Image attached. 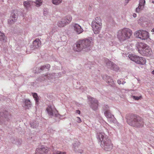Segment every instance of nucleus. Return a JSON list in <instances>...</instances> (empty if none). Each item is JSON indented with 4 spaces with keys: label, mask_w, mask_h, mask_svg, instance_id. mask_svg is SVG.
I'll use <instances>...</instances> for the list:
<instances>
[{
    "label": "nucleus",
    "mask_w": 154,
    "mask_h": 154,
    "mask_svg": "<svg viewBox=\"0 0 154 154\" xmlns=\"http://www.w3.org/2000/svg\"><path fill=\"white\" fill-rule=\"evenodd\" d=\"M133 16L134 17H136V16H137V15H136V14H133Z\"/></svg>",
    "instance_id": "37"
},
{
    "label": "nucleus",
    "mask_w": 154,
    "mask_h": 154,
    "mask_svg": "<svg viewBox=\"0 0 154 154\" xmlns=\"http://www.w3.org/2000/svg\"><path fill=\"white\" fill-rule=\"evenodd\" d=\"M49 150L48 147L42 146L36 149L35 151V154H46Z\"/></svg>",
    "instance_id": "7"
},
{
    "label": "nucleus",
    "mask_w": 154,
    "mask_h": 154,
    "mask_svg": "<svg viewBox=\"0 0 154 154\" xmlns=\"http://www.w3.org/2000/svg\"><path fill=\"white\" fill-rule=\"evenodd\" d=\"M145 3V0H139V6L136 8V11L137 12L139 13L143 9Z\"/></svg>",
    "instance_id": "14"
},
{
    "label": "nucleus",
    "mask_w": 154,
    "mask_h": 154,
    "mask_svg": "<svg viewBox=\"0 0 154 154\" xmlns=\"http://www.w3.org/2000/svg\"><path fill=\"white\" fill-rule=\"evenodd\" d=\"M125 82H122V84H124V83H125Z\"/></svg>",
    "instance_id": "40"
},
{
    "label": "nucleus",
    "mask_w": 154,
    "mask_h": 154,
    "mask_svg": "<svg viewBox=\"0 0 154 154\" xmlns=\"http://www.w3.org/2000/svg\"><path fill=\"white\" fill-rule=\"evenodd\" d=\"M137 48L139 52L142 55L149 56L152 54L151 49L149 46L144 43H139Z\"/></svg>",
    "instance_id": "4"
},
{
    "label": "nucleus",
    "mask_w": 154,
    "mask_h": 154,
    "mask_svg": "<svg viewBox=\"0 0 154 154\" xmlns=\"http://www.w3.org/2000/svg\"><path fill=\"white\" fill-rule=\"evenodd\" d=\"M94 23H96V24H97L102 25V20L100 17H96L95 20L92 21L91 24H93Z\"/></svg>",
    "instance_id": "21"
},
{
    "label": "nucleus",
    "mask_w": 154,
    "mask_h": 154,
    "mask_svg": "<svg viewBox=\"0 0 154 154\" xmlns=\"http://www.w3.org/2000/svg\"><path fill=\"white\" fill-rule=\"evenodd\" d=\"M130 46H131V47H132V46L131 45H130Z\"/></svg>",
    "instance_id": "43"
},
{
    "label": "nucleus",
    "mask_w": 154,
    "mask_h": 154,
    "mask_svg": "<svg viewBox=\"0 0 154 154\" xmlns=\"http://www.w3.org/2000/svg\"><path fill=\"white\" fill-rule=\"evenodd\" d=\"M25 105L26 108L29 109L31 106V103L30 100H26L25 101Z\"/></svg>",
    "instance_id": "23"
},
{
    "label": "nucleus",
    "mask_w": 154,
    "mask_h": 154,
    "mask_svg": "<svg viewBox=\"0 0 154 154\" xmlns=\"http://www.w3.org/2000/svg\"><path fill=\"white\" fill-rule=\"evenodd\" d=\"M46 110L48 115L50 116H56L57 115L58 112L55 108H52L51 106H48L46 108Z\"/></svg>",
    "instance_id": "10"
},
{
    "label": "nucleus",
    "mask_w": 154,
    "mask_h": 154,
    "mask_svg": "<svg viewBox=\"0 0 154 154\" xmlns=\"http://www.w3.org/2000/svg\"><path fill=\"white\" fill-rule=\"evenodd\" d=\"M132 33V30L130 29L125 28L118 31L117 37L120 42H124L130 38Z\"/></svg>",
    "instance_id": "3"
},
{
    "label": "nucleus",
    "mask_w": 154,
    "mask_h": 154,
    "mask_svg": "<svg viewBox=\"0 0 154 154\" xmlns=\"http://www.w3.org/2000/svg\"><path fill=\"white\" fill-rule=\"evenodd\" d=\"M127 122L130 125L135 127H141L144 125L143 119L139 116L131 115L129 119H127Z\"/></svg>",
    "instance_id": "2"
},
{
    "label": "nucleus",
    "mask_w": 154,
    "mask_h": 154,
    "mask_svg": "<svg viewBox=\"0 0 154 154\" xmlns=\"http://www.w3.org/2000/svg\"><path fill=\"white\" fill-rule=\"evenodd\" d=\"M33 97L34 98L35 100L36 101V104H38V97L37 94L36 93H34L32 94Z\"/></svg>",
    "instance_id": "25"
},
{
    "label": "nucleus",
    "mask_w": 154,
    "mask_h": 154,
    "mask_svg": "<svg viewBox=\"0 0 154 154\" xmlns=\"http://www.w3.org/2000/svg\"><path fill=\"white\" fill-rule=\"evenodd\" d=\"M66 22V21L64 20L63 18L61 20L59 21L58 22L57 25L59 27H63L67 24Z\"/></svg>",
    "instance_id": "18"
},
{
    "label": "nucleus",
    "mask_w": 154,
    "mask_h": 154,
    "mask_svg": "<svg viewBox=\"0 0 154 154\" xmlns=\"http://www.w3.org/2000/svg\"><path fill=\"white\" fill-rule=\"evenodd\" d=\"M64 19V20L66 21V22L68 24L71 22L72 20V18L70 15H68L66 16Z\"/></svg>",
    "instance_id": "22"
},
{
    "label": "nucleus",
    "mask_w": 154,
    "mask_h": 154,
    "mask_svg": "<svg viewBox=\"0 0 154 154\" xmlns=\"http://www.w3.org/2000/svg\"><path fill=\"white\" fill-rule=\"evenodd\" d=\"M45 66V68L46 69H48L49 68H50V65L49 64H47Z\"/></svg>",
    "instance_id": "32"
},
{
    "label": "nucleus",
    "mask_w": 154,
    "mask_h": 154,
    "mask_svg": "<svg viewBox=\"0 0 154 154\" xmlns=\"http://www.w3.org/2000/svg\"><path fill=\"white\" fill-rule=\"evenodd\" d=\"M17 11H14L11 14L10 19L8 21L9 23L10 24L13 23L17 20Z\"/></svg>",
    "instance_id": "12"
},
{
    "label": "nucleus",
    "mask_w": 154,
    "mask_h": 154,
    "mask_svg": "<svg viewBox=\"0 0 154 154\" xmlns=\"http://www.w3.org/2000/svg\"><path fill=\"white\" fill-rule=\"evenodd\" d=\"M41 45V42L38 38H36L33 42V47L34 48H37Z\"/></svg>",
    "instance_id": "17"
},
{
    "label": "nucleus",
    "mask_w": 154,
    "mask_h": 154,
    "mask_svg": "<svg viewBox=\"0 0 154 154\" xmlns=\"http://www.w3.org/2000/svg\"><path fill=\"white\" fill-rule=\"evenodd\" d=\"M133 97L134 99L137 100H138L139 99H141L142 98V97L141 96L140 97L134 96H133Z\"/></svg>",
    "instance_id": "29"
},
{
    "label": "nucleus",
    "mask_w": 154,
    "mask_h": 154,
    "mask_svg": "<svg viewBox=\"0 0 154 154\" xmlns=\"http://www.w3.org/2000/svg\"><path fill=\"white\" fill-rule=\"evenodd\" d=\"M42 0H36L35 3L36 4V6L39 7L42 4Z\"/></svg>",
    "instance_id": "26"
},
{
    "label": "nucleus",
    "mask_w": 154,
    "mask_h": 154,
    "mask_svg": "<svg viewBox=\"0 0 154 154\" xmlns=\"http://www.w3.org/2000/svg\"><path fill=\"white\" fill-rule=\"evenodd\" d=\"M106 63L107 67L110 69L117 71L119 69V67L113 63L108 60H106Z\"/></svg>",
    "instance_id": "11"
},
{
    "label": "nucleus",
    "mask_w": 154,
    "mask_h": 154,
    "mask_svg": "<svg viewBox=\"0 0 154 154\" xmlns=\"http://www.w3.org/2000/svg\"><path fill=\"white\" fill-rule=\"evenodd\" d=\"M76 121L77 122H78V123H80L82 121L81 119L79 117H76Z\"/></svg>",
    "instance_id": "31"
},
{
    "label": "nucleus",
    "mask_w": 154,
    "mask_h": 154,
    "mask_svg": "<svg viewBox=\"0 0 154 154\" xmlns=\"http://www.w3.org/2000/svg\"><path fill=\"white\" fill-rule=\"evenodd\" d=\"M104 114L105 116L107 118L108 120L111 121H112V119L114 118V116L111 115L109 111H107L106 110L104 112Z\"/></svg>",
    "instance_id": "19"
},
{
    "label": "nucleus",
    "mask_w": 154,
    "mask_h": 154,
    "mask_svg": "<svg viewBox=\"0 0 154 154\" xmlns=\"http://www.w3.org/2000/svg\"><path fill=\"white\" fill-rule=\"evenodd\" d=\"M108 82H109V83H111L112 84H113L114 83V82L112 79H110V81H109V80L107 81Z\"/></svg>",
    "instance_id": "33"
},
{
    "label": "nucleus",
    "mask_w": 154,
    "mask_h": 154,
    "mask_svg": "<svg viewBox=\"0 0 154 154\" xmlns=\"http://www.w3.org/2000/svg\"><path fill=\"white\" fill-rule=\"evenodd\" d=\"M134 35L135 37L143 40L147 39L149 36V33L147 31L142 29L136 31Z\"/></svg>",
    "instance_id": "5"
},
{
    "label": "nucleus",
    "mask_w": 154,
    "mask_h": 154,
    "mask_svg": "<svg viewBox=\"0 0 154 154\" xmlns=\"http://www.w3.org/2000/svg\"><path fill=\"white\" fill-rule=\"evenodd\" d=\"M104 109L105 111V112L106 110L107 111H109V106L107 105L104 108Z\"/></svg>",
    "instance_id": "30"
},
{
    "label": "nucleus",
    "mask_w": 154,
    "mask_h": 154,
    "mask_svg": "<svg viewBox=\"0 0 154 154\" xmlns=\"http://www.w3.org/2000/svg\"><path fill=\"white\" fill-rule=\"evenodd\" d=\"M76 112L77 113H78L79 114H80V110H76Z\"/></svg>",
    "instance_id": "35"
},
{
    "label": "nucleus",
    "mask_w": 154,
    "mask_h": 154,
    "mask_svg": "<svg viewBox=\"0 0 154 154\" xmlns=\"http://www.w3.org/2000/svg\"><path fill=\"white\" fill-rule=\"evenodd\" d=\"M128 57L131 60L137 64L143 65L146 63V60L143 57H140L133 54H130Z\"/></svg>",
    "instance_id": "6"
},
{
    "label": "nucleus",
    "mask_w": 154,
    "mask_h": 154,
    "mask_svg": "<svg viewBox=\"0 0 154 154\" xmlns=\"http://www.w3.org/2000/svg\"><path fill=\"white\" fill-rule=\"evenodd\" d=\"M52 1L53 4L57 5L61 3L62 0H52Z\"/></svg>",
    "instance_id": "24"
},
{
    "label": "nucleus",
    "mask_w": 154,
    "mask_h": 154,
    "mask_svg": "<svg viewBox=\"0 0 154 154\" xmlns=\"http://www.w3.org/2000/svg\"><path fill=\"white\" fill-rule=\"evenodd\" d=\"M91 43V41L89 39H85L79 41V43L81 44V46L82 47L83 49L89 47Z\"/></svg>",
    "instance_id": "8"
},
{
    "label": "nucleus",
    "mask_w": 154,
    "mask_h": 154,
    "mask_svg": "<svg viewBox=\"0 0 154 154\" xmlns=\"http://www.w3.org/2000/svg\"><path fill=\"white\" fill-rule=\"evenodd\" d=\"M74 29L78 34H80L83 32V29L79 24L75 23L73 25Z\"/></svg>",
    "instance_id": "15"
},
{
    "label": "nucleus",
    "mask_w": 154,
    "mask_h": 154,
    "mask_svg": "<svg viewBox=\"0 0 154 154\" xmlns=\"http://www.w3.org/2000/svg\"><path fill=\"white\" fill-rule=\"evenodd\" d=\"M91 103V107L94 110H96L98 107V102L97 100L93 97L89 98Z\"/></svg>",
    "instance_id": "13"
},
{
    "label": "nucleus",
    "mask_w": 154,
    "mask_h": 154,
    "mask_svg": "<svg viewBox=\"0 0 154 154\" xmlns=\"http://www.w3.org/2000/svg\"><path fill=\"white\" fill-rule=\"evenodd\" d=\"M5 37L4 34L0 31V40L3 41L5 39Z\"/></svg>",
    "instance_id": "27"
},
{
    "label": "nucleus",
    "mask_w": 154,
    "mask_h": 154,
    "mask_svg": "<svg viewBox=\"0 0 154 154\" xmlns=\"http://www.w3.org/2000/svg\"><path fill=\"white\" fill-rule=\"evenodd\" d=\"M97 138L101 142L100 145L105 150L110 151L112 148L113 144L111 140L104 133H99L98 134Z\"/></svg>",
    "instance_id": "1"
},
{
    "label": "nucleus",
    "mask_w": 154,
    "mask_h": 154,
    "mask_svg": "<svg viewBox=\"0 0 154 154\" xmlns=\"http://www.w3.org/2000/svg\"><path fill=\"white\" fill-rule=\"evenodd\" d=\"M152 3H154V1H152Z\"/></svg>",
    "instance_id": "41"
},
{
    "label": "nucleus",
    "mask_w": 154,
    "mask_h": 154,
    "mask_svg": "<svg viewBox=\"0 0 154 154\" xmlns=\"http://www.w3.org/2000/svg\"><path fill=\"white\" fill-rule=\"evenodd\" d=\"M117 82L119 84H120L121 83V81L120 80H118L117 81Z\"/></svg>",
    "instance_id": "36"
},
{
    "label": "nucleus",
    "mask_w": 154,
    "mask_h": 154,
    "mask_svg": "<svg viewBox=\"0 0 154 154\" xmlns=\"http://www.w3.org/2000/svg\"><path fill=\"white\" fill-rule=\"evenodd\" d=\"M132 48H130V49L129 50H132Z\"/></svg>",
    "instance_id": "42"
},
{
    "label": "nucleus",
    "mask_w": 154,
    "mask_h": 154,
    "mask_svg": "<svg viewBox=\"0 0 154 154\" xmlns=\"http://www.w3.org/2000/svg\"><path fill=\"white\" fill-rule=\"evenodd\" d=\"M52 154H66L65 152L57 151L54 152Z\"/></svg>",
    "instance_id": "28"
},
{
    "label": "nucleus",
    "mask_w": 154,
    "mask_h": 154,
    "mask_svg": "<svg viewBox=\"0 0 154 154\" xmlns=\"http://www.w3.org/2000/svg\"><path fill=\"white\" fill-rule=\"evenodd\" d=\"M152 73L153 74V75H154V70H153L152 72Z\"/></svg>",
    "instance_id": "39"
},
{
    "label": "nucleus",
    "mask_w": 154,
    "mask_h": 154,
    "mask_svg": "<svg viewBox=\"0 0 154 154\" xmlns=\"http://www.w3.org/2000/svg\"><path fill=\"white\" fill-rule=\"evenodd\" d=\"M45 68V66H42L41 68H40V69L41 70H44Z\"/></svg>",
    "instance_id": "34"
},
{
    "label": "nucleus",
    "mask_w": 154,
    "mask_h": 154,
    "mask_svg": "<svg viewBox=\"0 0 154 154\" xmlns=\"http://www.w3.org/2000/svg\"><path fill=\"white\" fill-rule=\"evenodd\" d=\"M73 49L74 51L77 52L80 51L83 49L81 44L79 43V41L74 45Z\"/></svg>",
    "instance_id": "16"
},
{
    "label": "nucleus",
    "mask_w": 154,
    "mask_h": 154,
    "mask_svg": "<svg viewBox=\"0 0 154 154\" xmlns=\"http://www.w3.org/2000/svg\"><path fill=\"white\" fill-rule=\"evenodd\" d=\"M151 32H154V29H152V30H151Z\"/></svg>",
    "instance_id": "38"
},
{
    "label": "nucleus",
    "mask_w": 154,
    "mask_h": 154,
    "mask_svg": "<svg viewBox=\"0 0 154 154\" xmlns=\"http://www.w3.org/2000/svg\"><path fill=\"white\" fill-rule=\"evenodd\" d=\"M96 23L91 24V26L93 30L94 34H98L100 32L102 28V25L96 24Z\"/></svg>",
    "instance_id": "9"
},
{
    "label": "nucleus",
    "mask_w": 154,
    "mask_h": 154,
    "mask_svg": "<svg viewBox=\"0 0 154 154\" xmlns=\"http://www.w3.org/2000/svg\"><path fill=\"white\" fill-rule=\"evenodd\" d=\"M33 2L31 1H27L23 2V5L25 8L27 9H29L32 5Z\"/></svg>",
    "instance_id": "20"
}]
</instances>
